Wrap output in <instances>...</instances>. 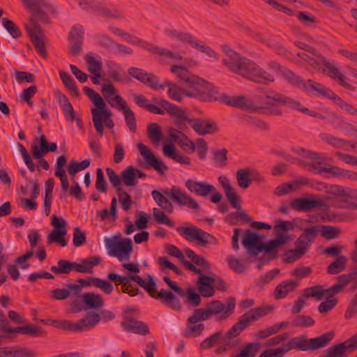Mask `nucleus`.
<instances>
[{
	"mask_svg": "<svg viewBox=\"0 0 357 357\" xmlns=\"http://www.w3.org/2000/svg\"><path fill=\"white\" fill-rule=\"evenodd\" d=\"M222 63L231 72L255 83L265 85L275 81L272 74L246 58H241L237 61L223 59Z\"/></svg>",
	"mask_w": 357,
	"mask_h": 357,
	"instance_id": "1",
	"label": "nucleus"
},
{
	"mask_svg": "<svg viewBox=\"0 0 357 357\" xmlns=\"http://www.w3.org/2000/svg\"><path fill=\"white\" fill-rule=\"evenodd\" d=\"M129 278L144 288L151 298L160 301L163 305L173 310L180 311L181 310L182 305L179 299L172 291L161 289L158 292L157 283L150 274H147V281L136 273L129 274Z\"/></svg>",
	"mask_w": 357,
	"mask_h": 357,
	"instance_id": "2",
	"label": "nucleus"
},
{
	"mask_svg": "<svg viewBox=\"0 0 357 357\" xmlns=\"http://www.w3.org/2000/svg\"><path fill=\"white\" fill-rule=\"evenodd\" d=\"M83 91L96 107V108L91 109L92 121L96 132L100 137H102L104 133L103 121L110 119L109 117L112 115V112L105 109V102L95 90L88 86H84Z\"/></svg>",
	"mask_w": 357,
	"mask_h": 357,
	"instance_id": "3",
	"label": "nucleus"
},
{
	"mask_svg": "<svg viewBox=\"0 0 357 357\" xmlns=\"http://www.w3.org/2000/svg\"><path fill=\"white\" fill-rule=\"evenodd\" d=\"M167 195L171 199L181 206H185V201L188 195L183 192L179 187L174 185L171 189L165 188L162 191L154 190L151 192V195L157 203L163 210L168 213H172L174 211V207L172 202L165 196Z\"/></svg>",
	"mask_w": 357,
	"mask_h": 357,
	"instance_id": "4",
	"label": "nucleus"
},
{
	"mask_svg": "<svg viewBox=\"0 0 357 357\" xmlns=\"http://www.w3.org/2000/svg\"><path fill=\"white\" fill-rule=\"evenodd\" d=\"M165 33L173 40H179L183 43L190 45L192 47L206 54L208 57L214 60H218L220 59L219 54L214 50L188 32L167 29L165 30Z\"/></svg>",
	"mask_w": 357,
	"mask_h": 357,
	"instance_id": "5",
	"label": "nucleus"
},
{
	"mask_svg": "<svg viewBox=\"0 0 357 357\" xmlns=\"http://www.w3.org/2000/svg\"><path fill=\"white\" fill-rule=\"evenodd\" d=\"M171 72L176 74L181 79L185 82L192 84H197L204 86L205 88L211 91L204 93L202 98L204 100L209 102L215 101L218 100L216 96L218 94L217 88L211 87V84L204 79L199 78L198 76L191 75L188 69L183 66L172 65L171 66Z\"/></svg>",
	"mask_w": 357,
	"mask_h": 357,
	"instance_id": "6",
	"label": "nucleus"
},
{
	"mask_svg": "<svg viewBox=\"0 0 357 357\" xmlns=\"http://www.w3.org/2000/svg\"><path fill=\"white\" fill-rule=\"evenodd\" d=\"M100 321V317L94 312H88L76 323L68 320H52L56 327L73 332H82L93 328Z\"/></svg>",
	"mask_w": 357,
	"mask_h": 357,
	"instance_id": "7",
	"label": "nucleus"
},
{
	"mask_svg": "<svg viewBox=\"0 0 357 357\" xmlns=\"http://www.w3.org/2000/svg\"><path fill=\"white\" fill-rule=\"evenodd\" d=\"M328 194L336 196L333 206L340 208H349L353 205L352 199H357V190L344 188L338 185H323Z\"/></svg>",
	"mask_w": 357,
	"mask_h": 357,
	"instance_id": "8",
	"label": "nucleus"
},
{
	"mask_svg": "<svg viewBox=\"0 0 357 357\" xmlns=\"http://www.w3.org/2000/svg\"><path fill=\"white\" fill-rule=\"evenodd\" d=\"M180 233L187 241H197V244L202 247H206L209 244L216 245L218 240L212 234L204 230L195 227H180L177 228Z\"/></svg>",
	"mask_w": 357,
	"mask_h": 357,
	"instance_id": "9",
	"label": "nucleus"
},
{
	"mask_svg": "<svg viewBox=\"0 0 357 357\" xmlns=\"http://www.w3.org/2000/svg\"><path fill=\"white\" fill-rule=\"evenodd\" d=\"M236 307V299L234 297H229L226 300L225 305L220 301H212L208 303L206 310L211 317L218 315L216 321H223L229 317L234 312Z\"/></svg>",
	"mask_w": 357,
	"mask_h": 357,
	"instance_id": "10",
	"label": "nucleus"
},
{
	"mask_svg": "<svg viewBox=\"0 0 357 357\" xmlns=\"http://www.w3.org/2000/svg\"><path fill=\"white\" fill-rule=\"evenodd\" d=\"M84 29L80 24L73 25L68 36L69 45L67 48L68 54L73 57L79 56L83 51Z\"/></svg>",
	"mask_w": 357,
	"mask_h": 357,
	"instance_id": "11",
	"label": "nucleus"
},
{
	"mask_svg": "<svg viewBox=\"0 0 357 357\" xmlns=\"http://www.w3.org/2000/svg\"><path fill=\"white\" fill-rule=\"evenodd\" d=\"M294 86L303 89L307 93H312L316 96H322L329 100H333L335 93L329 88L317 83L312 79L305 81L299 75L294 80Z\"/></svg>",
	"mask_w": 357,
	"mask_h": 357,
	"instance_id": "12",
	"label": "nucleus"
},
{
	"mask_svg": "<svg viewBox=\"0 0 357 357\" xmlns=\"http://www.w3.org/2000/svg\"><path fill=\"white\" fill-rule=\"evenodd\" d=\"M105 241L107 248L109 250V254L117 257L119 261H123L125 258L128 257L132 251V241L129 238L116 241L106 237Z\"/></svg>",
	"mask_w": 357,
	"mask_h": 357,
	"instance_id": "13",
	"label": "nucleus"
},
{
	"mask_svg": "<svg viewBox=\"0 0 357 357\" xmlns=\"http://www.w3.org/2000/svg\"><path fill=\"white\" fill-rule=\"evenodd\" d=\"M320 63L322 64V73L328 75L332 79L335 80L341 86L351 90L355 91L356 87L346 82V77L339 70L337 63L335 61L327 60L323 55H319L318 58Z\"/></svg>",
	"mask_w": 357,
	"mask_h": 357,
	"instance_id": "14",
	"label": "nucleus"
},
{
	"mask_svg": "<svg viewBox=\"0 0 357 357\" xmlns=\"http://www.w3.org/2000/svg\"><path fill=\"white\" fill-rule=\"evenodd\" d=\"M30 22L33 28H31L29 25L26 24V31L37 52L41 56L46 58L47 54L46 52L45 40L47 39V37L43 33L40 26L35 20L31 18Z\"/></svg>",
	"mask_w": 357,
	"mask_h": 357,
	"instance_id": "15",
	"label": "nucleus"
},
{
	"mask_svg": "<svg viewBox=\"0 0 357 357\" xmlns=\"http://www.w3.org/2000/svg\"><path fill=\"white\" fill-rule=\"evenodd\" d=\"M231 106L241 109L251 110L255 112L267 115H281L282 113L280 109H269L264 107H256L250 100L243 96H234Z\"/></svg>",
	"mask_w": 357,
	"mask_h": 357,
	"instance_id": "16",
	"label": "nucleus"
},
{
	"mask_svg": "<svg viewBox=\"0 0 357 357\" xmlns=\"http://www.w3.org/2000/svg\"><path fill=\"white\" fill-rule=\"evenodd\" d=\"M266 98L277 102L281 104L282 105L286 106L292 109L298 110L299 112H303V114H307L311 116L315 117V115H317V112H313L309 109L308 108L303 107L296 100L290 97H287L280 93H274L273 96L267 94L266 96Z\"/></svg>",
	"mask_w": 357,
	"mask_h": 357,
	"instance_id": "17",
	"label": "nucleus"
},
{
	"mask_svg": "<svg viewBox=\"0 0 357 357\" xmlns=\"http://www.w3.org/2000/svg\"><path fill=\"white\" fill-rule=\"evenodd\" d=\"M289 206L291 208L298 212H309L312 208H324L326 206V204L322 200L300 197L292 199L289 202Z\"/></svg>",
	"mask_w": 357,
	"mask_h": 357,
	"instance_id": "18",
	"label": "nucleus"
},
{
	"mask_svg": "<svg viewBox=\"0 0 357 357\" xmlns=\"http://www.w3.org/2000/svg\"><path fill=\"white\" fill-rule=\"evenodd\" d=\"M264 238L263 235H260L256 232H252L249 229L245 231L244 236L242 240L243 246L246 248L248 253L253 256L258 255V250L261 245L262 239Z\"/></svg>",
	"mask_w": 357,
	"mask_h": 357,
	"instance_id": "19",
	"label": "nucleus"
},
{
	"mask_svg": "<svg viewBox=\"0 0 357 357\" xmlns=\"http://www.w3.org/2000/svg\"><path fill=\"white\" fill-rule=\"evenodd\" d=\"M137 149L146 162L160 174H164V170L168 169V167L160 158H157L145 144L139 143Z\"/></svg>",
	"mask_w": 357,
	"mask_h": 357,
	"instance_id": "20",
	"label": "nucleus"
},
{
	"mask_svg": "<svg viewBox=\"0 0 357 357\" xmlns=\"http://www.w3.org/2000/svg\"><path fill=\"white\" fill-rule=\"evenodd\" d=\"M191 123L192 128L199 135L213 134L218 131V124L210 119L197 118L190 120V123Z\"/></svg>",
	"mask_w": 357,
	"mask_h": 357,
	"instance_id": "21",
	"label": "nucleus"
},
{
	"mask_svg": "<svg viewBox=\"0 0 357 357\" xmlns=\"http://www.w3.org/2000/svg\"><path fill=\"white\" fill-rule=\"evenodd\" d=\"M128 74L133 78L149 86L150 88H157L158 77L153 73H148L142 68L136 67H130L128 69Z\"/></svg>",
	"mask_w": 357,
	"mask_h": 357,
	"instance_id": "22",
	"label": "nucleus"
},
{
	"mask_svg": "<svg viewBox=\"0 0 357 357\" xmlns=\"http://www.w3.org/2000/svg\"><path fill=\"white\" fill-rule=\"evenodd\" d=\"M218 181L222 187L231 206L240 210L241 208L240 196L237 194L236 189L230 185L229 179L225 176H220Z\"/></svg>",
	"mask_w": 357,
	"mask_h": 357,
	"instance_id": "23",
	"label": "nucleus"
},
{
	"mask_svg": "<svg viewBox=\"0 0 357 357\" xmlns=\"http://www.w3.org/2000/svg\"><path fill=\"white\" fill-rule=\"evenodd\" d=\"M121 326L128 332L142 335H145L150 333L149 326L145 322L138 321L131 316H124Z\"/></svg>",
	"mask_w": 357,
	"mask_h": 357,
	"instance_id": "24",
	"label": "nucleus"
},
{
	"mask_svg": "<svg viewBox=\"0 0 357 357\" xmlns=\"http://www.w3.org/2000/svg\"><path fill=\"white\" fill-rule=\"evenodd\" d=\"M185 185L191 193L200 197H207L211 192L215 191L213 185L192 179L187 180Z\"/></svg>",
	"mask_w": 357,
	"mask_h": 357,
	"instance_id": "25",
	"label": "nucleus"
},
{
	"mask_svg": "<svg viewBox=\"0 0 357 357\" xmlns=\"http://www.w3.org/2000/svg\"><path fill=\"white\" fill-rule=\"evenodd\" d=\"M199 275L197 280L199 293L204 298L212 297L215 294V287L213 286L215 278L212 276L204 275L203 273Z\"/></svg>",
	"mask_w": 357,
	"mask_h": 357,
	"instance_id": "26",
	"label": "nucleus"
},
{
	"mask_svg": "<svg viewBox=\"0 0 357 357\" xmlns=\"http://www.w3.org/2000/svg\"><path fill=\"white\" fill-rule=\"evenodd\" d=\"M40 148L36 144L31 145V152L34 158H41L49 152H55L57 150V144L55 142L48 143L46 137L41 135L39 137Z\"/></svg>",
	"mask_w": 357,
	"mask_h": 357,
	"instance_id": "27",
	"label": "nucleus"
},
{
	"mask_svg": "<svg viewBox=\"0 0 357 357\" xmlns=\"http://www.w3.org/2000/svg\"><path fill=\"white\" fill-rule=\"evenodd\" d=\"M356 349V347L351 341V339L349 338L343 342L328 348L326 349L327 354L324 356V357H344L347 351L350 353Z\"/></svg>",
	"mask_w": 357,
	"mask_h": 357,
	"instance_id": "28",
	"label": "nucleus"
},
{
	"mask_svg": "<svg viewBox=\"0 0 357 357\" xmlns=\"http://www.w3.org/2000/svg\"><path fill=\"white\" fill-rule=\"evenodd\" d=\"M334 337L335 332L330 331L319 336L309 339V350L314 351L326 347Z\"/></svg>",
	"mask_w": 357,
	"mask_h": 357,
	"instance_id": "29",
	"label": "nucleus"
},
{
	"mask_svg": "<svg viewBox=\"0 0 357 357\" xmlns=\"http://www.w3.org/2000/svg\"><path fill=\"white\" fill-rule=\"evenodd\" d=\"M274 310L273 306H261L252 308L248 312L243 314V318L247 320L249 326L252 322L257 321L261 317L266 316L268 313L271 312Z\"/></svg>",
	"mask_w": 357,
	"mask_h": 357,
	"instance_id": "30",
	"label": "nucleus"
},
{
	"mask_svg": "<svg viewBox=\"0 0 357 357\" xmlns=\"http://www.w3.org/2000/svg\"><path fill=\"white\" fill-rule=\"evenodd\" d=\"M298 283L294 280H286L280 282L275 287L274 297L276 300L285 298L289 293L294 291Z\"/></svg>",
	"mask_w": 357,
	"mask_h": 357,
	"instance_id": "31",
	"label": "nucleus"
},
{
	"mask_svg": "<svg viewBox=\"0 0 357 357\" xmlns=\"http://www.w3.org/2000/svg\"><path fill=\"white\" fill-rule=\"evenodd\" d=\"M267 65L270 69L280 74L290 84H294L295 82L294 80H296L298 75L295 74L289 69L281 66L279 63L275 61H270Z\"/></svg>",
	"mask_w": 357,
	"mask_h": 357,
	"instance_id": "32",
	"label": "nucleus"
},
{
	"mask_svg": "<svg viewBox=\"0 0 357 357\" xmlns=\"http://www.w3.org/2000/svg\"><path fill=\"white\" fill-rule=\"evenodd\" d=\"M286 352L292 349L298 351L309 350V339L306 338L305 335H301L291 338L285 345H284Z\"/></svg>",
	"mask_w": 357,
	"mask_h": 357,
	"instance_id": "33",
	"label": "nucleus"
},
{
	"mask_svg": "<svg viewBox=\"0 0 357 357\" xmlns=\"http://www.w3.org/2000/svg\"><path fill=\"white\" fill-rule=\"evenodd\" d=\"M24 3L26 8L31 10L33 13V19L36 20V19H39L40 20H44L45 18L47 17L45 12L39 8L38 7L42 6H45L46 4L45 3V0H21Z\"/></svg>",
	"mask_w": 357,
	"mask_h": 357,
	"instance_id": "34",
	"label": "nucleus"
},
{
	"mask_svg": "<svg viewBox=\"0 0 357 357\" xmlns=\"http://www.w3.org/2000/svg\"><path fill=\"white\" fill-rule=\"evenodd\" d=\"M77 268L79 267L77 266V262L66 259H59L57 261V266H51L50 271L56 275L68 274L73 269L77 271Z\"/></svg>",
	"mask_w": 357,
	"mask_h": 357,
	"instance_id": "35",
	"label": "nucleus"
},
{
	"mask_svg": "<svg viewBox=\"0 0 357 357\" xmlns=\"http://www.w3.org/2000/svg\"><path fill=\"white\" fill-rule=\"evenodd\" d=\"M101 260V257L98 255H93L87 258L82 259L81 263H77V266L80 267L77 268V272L92 273V268L93 266H98L100 264Z\"/></svg>",
	"mask_w": 357,
	"mask_h": 357,
	"instance_id": "36",
	"label": "nucleus"
},
{
	"mask_svg": "<svg viewBox=\"0 0 357 357\" xmlns=\"http://www.w3.org/2000/svg\"><path fill=\"white\" fill-rule=\"evenodd\" d=\"M337 282L344 289L349 283H351V289H357V267H355L348 273L340 275L337 277Z\"/></svg>",
	"mask_w": 357,
	"mask_h": 357,
	"instance_id": "37",
	"label": "nucleus"
},
{
	"mask_svg": "<svg viewBox=\"0 0 357 357\" xmlns=\"http://www.w3.org/2000/svg\"><path fill=\"white\" fill-rule=\"evenodd\" d=\"M82 300L86 309H96L104 305V301L102 296L92 292L83 294Z\"/></svg>",
	"mask_w": 357,
	"mask_h": 357,
	"instance_id": "38",
	"label": "nucleus"
},
{
	"mask_svg": "<svg viewBox=\"0 0 357 357\" xmlns=\"http://www.w3.org/2000/svg\"><path fill=\"white\" fill-rule=\"evenodd\" d=\"M320 137L322 140L325 141L328 144L333 146L336 149H344L346 151H349L345 146L347 144H350L351 141H348L344 139L337 138L331 134L321 133Z\"/></svg>",
	"mask_w": 357,
	"mask_h": 357,
	"instance_id": "39",
	"label": "nucleus"
},
{
	"mask_svg": "<svg viewBox=\"0 0 357 357\" xmlns=\"http://www.w3.org/2000/svg\"><path fill=\"white\" fill-rule=\"evenodd\" d=\"M347 257L344 256H338L332 261L327 268V273L331 275L337 274L343 271L346 268Z\"/></svg>",
	"mask_w": 357,
	"mask_h": 357,
	"instance_id": "40",
	"label": "nucleus"
},
{
	"mask_svg": "<svg viewBox=\"0 0 357 357\" xmlns=\"http://www.w3.org/2000/svg\"><path fill=\"white\" fill-rule=\"evenodd\" d=\"M154 101L158 104L163 110H166L171 116L185 118L183 114V109H180L177 105L172 104L169 101L163 99H160L158 101L154 100Z\"/></svg>",
	"mask_w": 357,
	"mask_h": 357,
	"instance_id": "41",
	"label": "nucleus"
},
{
	"mask_svg": "<svg viewBox=\"0 0 357 357\" xmlns=\"http://www.w3.org/2000/svg\"><path fill=\"white\" fill-rule=\"evenodd\" d=\"M139 46L144 50H148L153 54H158L160 56H172V51L168 50L167 49L162 47L155 46L153 44H151L144 40H142V42Z\"/></svg>",
	"mask_w": 357,
	"mask_h": 357,
	"instance_id": "42",
	"label": "nucleus"
},
{
	"mask_svg": "<svg viewBox=\"0 0 357 357\" xmlns=\"http://www.w3.org/2000/svg\"><path fill=\"white\" fill-rule=\"evenodd\" d=\"M123 183L128 187L135 186L137 184L138 181L135 177L134 172V167L132 165L128 166L121 172Z\"/></svg>",
	"mask_w": 357,
	"mask_h": 357,
	"instance_id": "43",
	"label": "nucleus"
},
{
	"mask_svg": "<svg viewBox=\"0 0 357 357\" xmlns=\"http://www.w3.org/2000/svg\"><path fill=\"white\" fill-rule=\"evenodd\" d=\"M277 247L278 244L275 243L274 239L270 240L268 243H261V245L258 250V255L264 251L267 257L271 259H275L277 258Z\"/></svg>",
	"mask_w": 357,
	"mask_h": 357,
	"instance_id": "44",
	"label": "nucleus"
},
{
	"mask_svg": "<svg viewBox=\"0 0 357 357\" xmlns=\"http://www.w3.org/2000/svg\"><path fill=\"white\" fill-rule=\"evenodd\" d=\"M66 233V229L53 231L47 236V244L50 245L54 243H58L62 247L66 246L68 242L64 238Z\"/></svg>",
	"mask_w": 357,
	"mask_h": 357,
	"instance_id": "45",
	"label": "nucleus"
},
{
	"mask_svg": "<svg viewBox=\"0 0 357 357\" xmlns=\"http://www.w3.org/2000/svg\"><path fill=\"white\" fill-rule=\"evenodd\" d=\"M225 221L230 225H236L238 221H244L248 223L251 221V218L244 211L233 212L226 216Z\"/></svg>",
	"mask_w": 357,
	"mask_h": 357,
	"instance_id": "46",
	"label": "nucleus"
},
{
	"mask_svg": "<svg viewBox=\"0 0 357 357\" xmlns=\"http://www.w3.org/2000/svg\"><path fill=\"white\" fill-rule=\"evenodd\" d=\"M236 179L240 188L246 189L250 185V168L239 169L236 172Z\"/></svg>",
	"mask_w": 357,
	"mask_h": 357,
	"instance_id": "47",
	"label": "nucleus"
},
{
	"mask_svg": "<svg viewBox=\"0 0 357 357\" xmlns=\"http://www.w3.org/2000/svg\"><path fill=\"white\" fill-rule=\"evenodd\" d=\"M228 151L224 148L213 151V160L219 167H224L227 165Z\"/></svg>",
	"mask_w": 357,
	"mask_h": 357,
	"instance_id": "48",
	"label": "nucleus"
},
{
	"mask_svg": "<svg viewBox=\"0 0 357 357\" xmlns=\"http://www.w3.org/2000/svg\"><path fill=\"white\" fill-rule=\"evenodd\" d=\"M149 138L153 142H159L162 139V132L157 123H151L147 127Z\"/></svg>",
	"mask_w": 357,
	"mask_h": 357,
	"instance_id": "49",
	"label": "nucleus"
},
{
	"mask_svg": "<svg viewBox=\"0 0 357 357\" xmlns=\"http://www.w3.org/2000/svg\"><path fill=\"white\" fill-rule=\"evenodd\" d=\"M2 24L13 38H19L22 36L21 30L12 20L7 17H4L2 19Z\"/></svg>",
	"mask_w": 357,
	"mask_h": 357,
	"instance_id": "50",
	"label": "nucleus"
},
{
	"mask_svg": "<svg viewBox=\"0 0 357 357\" xmlns=\"http://www.w3.org/2000/svg\"><path fill=\"white\" fill-rule=\"evenodd\" d=\"M249 326L247 320L243 318L242 315L239 317L238 321L229 329L227 331L228 335H231L235 337Z\"/></svg>",
	"mask_w": 357,
	"mask_h": 357,
	"instance_id": "51",
	"label": "nucleus"
},
{
	"mask_svg": "<svg viewBox=\"0 0 357 357\" xmlns=\"http://www.w3.org/2000/svg\"><path fill=\"white\" fill-rule=\"evenodd\" d=\"M185 296L187 297L188 303L190 305H191L193 307H198L201 305V294L199 293H197L194 287H190L188 288L187 291H185Z\"/></svg>",
	"mask_w": 357,
	"mask_h": 357,
	"instance_id": "52",
	"label": "nucleus"
},
{
	"mask_svg": "<svg viewBox=\"0 0 357 357\" xmlns=\"http://www.w3.org/2000/svg\"><path fill=\"white\" fill-rule=\"evenodd\" d=\"M108 73L110 76V77L112 79L114 82H121L122 81L123 78L121 75L119 73V70H121V66L112 61H107L106 63Z\"/></svg>",
	"mask_w": 357,
	"mask_h": 357,
	"instance_id": "53",
	"label": "nucleus"
},
{
	"mask_svg": "<svg viewBox=\"0 0 357 357\" xmlns=\"http://www.w3.org/2000/svg\"><path fill=\"white\" fill-rule=\"evenodd\" d=\"M98 45L101 46L107 50H112L115 47L116 42L105 34H97L94 36Z\"/></svg>",
	"mask_w": 357,
	"mask_h": 357,
	"instance_id": "54",
	"label": "nucleus"
},
{
	"mask_svg": "<svg viewBox=\"0 0 357 357\" xmlns=\"http://www.w3.org/2000/svg\"><path fill=\"white\" fill-rule=\"evenodd\" d=\"M89 280L92 282L93 285L100 288L107 294H110L114 290L112 284L108 281L93 277H89Z\"/></svg>",
	"mask_w": 357,
	"mask_h": 357,
	"instance_id": "55",
	"label": "nucleus"
},
{
	"mask_svg": "<svg viewBox=\"0 0 357 357\" xmlns=\"http://www.w3.org/2000/svg\"><path fill=\"white\" fill-rule=\"evenodd\" d=\"M155 220L159 224L166 225L169 227H174V222L162 211L157 208L153 209Z\"/></svg>",
	"mask_w": 357,
	"mask_h": 357,
	"instance_id": "56",
	"label": "nucleus"
},
{
	"mask_svg": "<svg viewBox=\"0 0 357 357\" xmlns=\"http://www.w3.org/2000/svg\"><path fill=\"white\" fill-rule=\"evenodd\" d=\"M303 295L305 298L313 297L316 298L317 300H320L324 296V288L321 285H314L306 288Z\"/></svg>",
	"mask_w": 357,
	"mask_h": 357,
	"instance_id": "57",
	"label": "nucleus"
},
{
	"mask_svg": "<svg viewBox=\"0 0 357 357\" xmlns=\"http://www.w3.org/2000/svg\"><path fill=\"white\" fill-rule=\"evenodd\" d=\"M208 319H209V316L206 308H199L194 310L193 315L188 319V323L194 324Z\"/></svg>",
	"mask_w": 357,
	"mask_h": 357,
	"instance_id": "58",
	"label": "nucleus"
},
{
	"mask_svg": "<svg viewBox=\"0 0 357 357\" xmlns=\"http://www.w3.org/2000/svg\"><path fill=\"white\" fill-rule=\"evenodd\" d=\"M303 255V250L296 249H289L284 253V262L285 264H292L299 259Z\"/></svg>",
	"mask_w": 357,
	"mask_h": 357,
	"instance_id": "59",
	"label": "nucleus"
},
{
	"mask_svg": "<svg viewBox=\"0 0 357 357\" xmlns=\"http://www.w3.org/2000/svg\"><path fill=\"white\" fill-rule=\"evenodd\" d=\"M222 335V331H218L211 335L204 340H203L200 344V347L202 349H208L211 347H213L218 342H220V339Z\"/></svg>",
	"mask_w": 357,
	"mask_h": 357,
	"instance_id": "60",
	"label": "nucleus"
},
{
	"mask_svg": "<svg viewBox=\"0 0 357 357\" xmlns=\"http://www.w3.org/2000/svg\"><path fill=\"white\" fill-rule=\"evenodd\" d=\"M106 172L108 176V179L109 182L111 183L112 187L116 189V193L118 192V189H122L121 188V183L122 181V176H119L113 169L110 167L106 168Z\"/></svg>",
	"mask_w": 357,
	"mask_h": 357,
	"instance_id": "61",
	"label": "nucleus"
},
{
	"mask_svg": "<svg viewBox=\"0 0 357 357\" xmlns=\"http://www.w3.org/2000/svg\"><path fill=\"white\" fill-rule=\"evenodd\" d=\"M321 236L327 239H333L339 236L340 230L330 225H319Z\"/></svg>",
	"mask_w": 357,
	"mask_h": 357,
	"instance_id": "62",
	"label": "nucleus"
},
{
	"mask_svg": "<svg viewBox=\"0 0 357 357\" xmlns=\"http://www.w3.org/2000/svg\"><path fill=\"white\" fill-rule=\"evenodd\" d=\"M314 324L313 318L307 315H299L294 319L292 323L294 327H310Z\"/></svg>",
	"mask_w": 357,
	"mask_h": 357,
	"instance_id": "63",
	"label": "nucleus"
},
{
	"mask_svg": "<svg viewBox=\"0 0 357 357\" xmlns=\"http://www.w3.org/2000/svg\"><path fill=\"white\" fill-rule=\"evenodd\" d=\"M12 357H37V353L27 347L14 346Z\"/></svg>",
	"mask_w": 357,
	"mask_h": 357,
	"instance_id": "64",
	"label": "nucleus"
}]
</instances>
